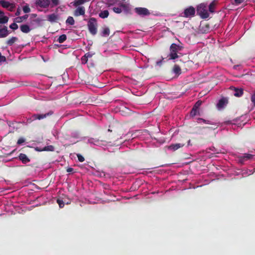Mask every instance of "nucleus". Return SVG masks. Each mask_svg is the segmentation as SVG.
<instances>
[{"mask_svg":"<svg viewBox=\"0 0 255 255\" xmlns=\"http://www.w3.org/2000/svg\"><path fill=\"white\" fill-rule=\"evenodd\" d=\"M120 7L123 8V10H124L126 13L128 12L129 10V8L128 5L124 3L120 4Z\"/></svg>","mask_w":255,"mask_h":255,"instance_id":"c85d7f7f","label":"nucleus"},{"mask_svg":"<svg viewBox=\"0 0 255 255\" xmlns=\"http://www.w3.org/2000/svg\"><path fill=\"white\" fill-rule=\"evenodd\" d=\"M73 171H74V168H73L68 167L67 168V172L68 173L72 172H73Z\"/></svg>","mask_w":255,"mask_h":255,"instance_id":"a18cd8bd","label":"nucleus"},{"mask_svg":"<svg viewBox=\"0 0 255 255\" xmlns=\"http://www.w3.org/2000/svg\"><path fill=\"white\" fill-rule=\"evenodd\" d=\"M20 30L23 33H28L30 31V28L27 24H22L20 25Z\"/></svg>","mask_w":255,"mask_h":255,"instance_id":"f3484780","label":"nucleus"},{"mask_svg":"<svg viewBox=\"0 0 255 255\" xmlns=\"http://www.w3.org/2000/svg\"><path fill=\"white\" fill-rule=\"evenodd\" d=\"M179 62L180 63H181V64H184V63H185L186 61H183V60L182 59H180L179 60Z\"/></svg>","mask_w":255,"mask_h":255,"instance_id":"3c124183","label":"nucleus"},{"mask_svg":"<svg viewBox=\"0 0 255 255\" xmlns=\"http://www.w3.org/2000/svg\"><path fill=\"white\" fill-rule=\"evenodd\" d=\"M18 40L16 37H12L10 39L7 40L6 43L8 45H12Z\"/></svg>","mask_w":255,"mask_h":255,"instance_id":"5701e85b","label":"nucleus"},{"mask_svg":"<svg viewBox=\"0 0 255 255\" xmlns=\"http://www.w3.org/2000/svg\"><path fill=\"white\" fill-rule=\"evenodd\" d=\"M134 11L140 16L149 15L150 12L146 7H135Z\"/></svg>","mask_w":255,"mask_h":255,"instance_id":"423d86ee","label":"nucleus"},{"mask_svg":"<svg viewBox=\"0 0 255 255\" xmlns=\"http://www.w3.org/2000/svg\"><path fill=\"white\" fill-rule=\"evenodd\" d=\"M197 12L198 14L203 18H207L209 16V13L207 11L206 6L203 3L198 6Z\"/></svg>","mask_w":255,"mask_h":255,"instance_id":"7ed1b4c3","label":"nucleus"},{"mask_svg":"<svg viewBox=\"0 0 255 255\" xmlns=\"http://www.w3.org/2000/svg\"><path fill=\"white\" fill-rule=\"evenodd\" d=\"M20 14V9L19 8H18L16 10V13H15V15L18 16V15H19Z\"/></svg>","mask_w":255,"mask_h":255,"instance_id":"de8ad7c7","label":"nucleus"},{"mask_svg":"<svg viewBox=\"0 0 255 255\" xmlns=\"http://www.w3.org/2000/svg\"><path fill=\"white\" fill-rule=\"evenodd\" d=\"M85 13V9L83 6L78 7L75 10L74 15L78 16L79 15H83Z\"/></svg>","mask_w":255,"mask_h":255,"instance_id":"ddd939ff","label":"nucleus"},{"mask_svg":"<svg viewBox=\"0 0 255 255\" xmlns=\"http://www.w3.org/2000/svg\"><path fill=\"white\" fill-rule=\"evenodd\" d=\"M6 61L5 56L1 55V53L0 52V62H4Z\"/></svg>","mask_w":255,"mask_h":255,"instance_id":"a19ab883","label":"nucleus"},{"mask_svg":"<svg viewBox=\"0 0 255 255\" xmlns=\"http://www.w3.org/2000/svg\"><path fill=\"white\" fill-rule=\"evenodd\" d=\"M195 8L191 6L184 10V11L182 13L183 15H182V16L186 18L192 17L195 15Z\"/></svg>","mask_w":255,"mask_h":255,"instance_id":"20e7f679","label":"nucleus"},{"mask_svg":"<svg viewBox=\"0 0 255 255\" xmlns=\"http://www.w3.org/2000/svg\"><path fill=\"white\" fill-rule=\"evenodd\" d=\"M88 26L89 32L92 35H95L97 33L98 23L95 18L91 17L89 19Z\"/></svg>","mask_w":255,"mask_h":255,"instance_id":"f03ea898","label":"nucleus"},{"mask_svg":"<svg viewBox=\"0 0 255 255\" xmlns=\"http://www.w3.org/2000/svg\"><path fill=\"white\" fill-rule=\"evenodd\" d=\"M85 2L86 0H75L74 2V6L77 7V6L85 3Z\"/></svg>","mask_w":255,"mask_h":255,"instance_id":"a878e982","label":"nucleus"},{"mask_svg":"<svg viewBox=\"0 0 255 255\" xmlns=\"http://www.w3.org/2000/svg\"><path fill=\"white\" fill-rule=\"evenodd\" d=\"M24 141H25V140L23 138H19V139H18V140L17 141V144L20 145V144H22L23 142H24Z\"/></svg>","mask_w":255,"mask_h":255,"instance_id":"37998d69","label":"nucleus"},{"mask_svg":"<svg viewBox=\"0 0 255 255\" xmlns=\"http://www.w3.org/2000/svg\"><path fill=\"white\" fill-rule=\"evenodd\" d=\"M94 55V53H91V52H88L86 54H85L83 56L86 57L87 58H92V56Z\"/></svg>","mask_w":255,"mask_h":255,"instance_id":"58836bf2","label":"nucleus"},{"mask_svg":"<svg viewBox=\"0 0 255 255\" xmlns=\"http://www.w3.org/2000/svg\"><path fill=\"white\" fill-rule=\"evenodd\" d=\"M66 40V35L65 34H62L59 36L58 41L59 43H62Z\"/></svg>","mask_w":255,"mask_h":255,"instance_id":"cd10ccee","label":"nucleus"},{"mask_svg":"<svg viewBox=\"0 0 255 255\" xmlns=\"http://www.w3.org/2000/svg\"><path fill=\"white\" fill-rule=\"evenodd\" d=\"M113 11L117 13H122V9L121 7H113Z\"/></svg>","mask_w":255,"mask_h":255,"instance_id":"f704fd0d","label":"nucleus"},{"mask_svg":"<svg viewBox=\"0 0 255 255\" xmlns=\"http://www.w3.org/2000/svg\"><path fill=\"white\" fill-rule=\"evenodd\" d=\"M51 1L52 3V7L58 5L59 3V0H51Z\"/></svg>","mask_w":255,"mask_h":255,"instance_id":"ea45409f","label":"nucleus"},{"mask_svg":"<svg viewBox=\"0 0 255 255\" xmlns=\"http://www.w3.org/2000/svg\"><path fill=\"white\" fill-rule=\"evenodd\" d=\"M215 7V2L214 1H213L210 3L209 6V10L210 12L213 13L214 12V9Z\"/></svg>","mask_w":255,"mask_h":255,"instance_id":"7c9ffc66","label":"nucleus"},{"mask_svg":"<svg viewBox=\"0 0 255 255\" xmlns=\"http://www.w3.org/2000/svg\"><path fill=\"white\" fill-rule=\"evenodd\" d=\"M28 17V14L23 15L22 16H18L14 18V21L17 23H20L22 22L23 21L26 20V19Z\"/></svg>","mask_w":255,"mask_h":255,"instance_id":"dca6fc26","label":"nucleus"},{"mask_svg":"<svg viewBox=\"0 0 255 255\" xmlns=\"http://www.w3.org/2000/svg\"><path fill=\"white\" fill-rule=\"evenodd\" d=\"M231 89H233V95L237 97L242 96L243 94V90L241 88H237L235 87H231Z\"/></svg>","mask_w":255,"mask_h":255,"instance_id":"f8f14e48","label":"nucleus"},{"mask_svg":"<svg viewBox=\"0 0 255 255\" xmlns=\"http://www.w3.org/2000/svg\"><path fill=\"white\" fill-rule=\"evenodd\" d=\"M81 61H82V64H85L88 61V58H86V57L83 56L81 58Z\"/></svg>","mask_w":255,"mask_h":255,"instance_id":"4c0bfd02","label":"nucleus"},{"mask_svg":"<svg viewBox=\"0 0 255 255\" xmlns=\"http://www.w3.org/2000/svg\"><path fill=\"white\" fill-rule=\"evenodd\" d=\"M23 12H24V13H28L30 12V8L29 7L28 5H25L23 6Z\"/></svg>","mask_w":255,"mask_h":255,"instance_id":"72a5a7b5","label":"nucleus"},{"mask_svg":"<svg viewBox=\"0 0 255 255\" xmlns=\"http://www.w3.org/2000/svg\"><path fill=\"white\" fill-rule=\"evenodd\" d=\"M54 146L52 145L46 146L45 147L43 148V151H54Z\"/></svg>","mask_w":255,"mask_h":255,"instance_id":"c756f323","label":"nucleus"},{"mask_svg":"<svg viewBox=\"0 0 255 255\" xmlns=\"http://www.w3.org/2000/svg\"><path fill=\"white\" fill-rule=\"evenodd\" d=\"M8 18L4 15H0V24L5 23L8 22Z\"/></svg>","mask_w":255,"mask_h":255,"instance_id":"b1692460","label":"nucleus"},{"mask_svg":"<svg viewBox=\"0 0 255 255\" xmlns=\"http://www.w3.org/2000/svg\"><path fill=\"white\" fill-rule=\"evenodd\" d=\"M18 158L22 161L23 164H26L30 161V159L28 156L24 153H19Z\"/></svg>","mask_w":255,"mask_h":255,"instance_id":"1a4fd4ad","label":"nucleus"},{"mask_svg":"<svg viewBox=\"0 0 255 255\" xmlns=\"http://www.w3.org/2000/svg\"><path fill=\"white\" fill-rule=\"evenodd\" d=\"M228 103L227 99L226 98H222L220 99L218 103V107L219 108H222L225 105Z\"/></svg>","mask_w":255,"mask_h":255,"instance_id":"6ab92c4d","label":"nucleus"},{"mask_svg":"<svg viewBox=\"0 0 255 255\" xmlns=\"http://www.w3.org/2000/svg\"><path fill=\"white\" fill-rule=\"evenodd\" d=\"M35 150H37V151H43V150L42 149V148H41L38 147H36Z\"/></svg>","mask_w":255,"mask_h":255,"instance_id":"09e8293b","label":"nucleus"},{"mask_svg":"<svg viewBox=\"0 0 255 255\" xmlns=\"http://www.w3.org/2000/svg\"><path fill=\"white\" fill-rule=\"evenodd\" d=\"M173 71L174 74L179 75L181 73V69L179 64H175L173 68Z\"/></svg>","mask_w":255,"mask_h":255,"instance_id":"aec40b11","label":"nucleus"},{"mask_svg":"<svg viewBox=\"0 0 255 255\" xmlns=\"http://www.w3.org/2000/svg\"><path fill=\"white\" fill-rule=\"evenodd\" d=\"M57 203L59 205L60 208H63L64 207V202L62 201V200L58 199L56 200Z\"/></svg>","mask_w":255,"mask_h":255,"instance_id":"2f4dec72","label":"nucleus"},{"mask_svg":"<svg viewBox=\"0 0 255 255\" xmlns=\"http://www.w3.org/2000/svg\"><path fill=\"white\" fill-rule=\"evenodd\" d=\"M0 4L3 8H7L8 10L12 11L15 8V5L13 3H10L5 0H1L0 1Z\"/></svg>","mask_w":255,"mask_h":255,"instance_id":"39448f33","label":"nucleus"},{"mask_svg":"<svg viewBox=\"0 0 255 255\" xmlns=\"http://www.w3.org/2000/svg\"><path fill=\"white\" fill-rule=\"evenodd\" d=\"M58 20V15L55 13H52L47 15V20L50 22H55Z\"/></svg>","mask_w":255,"mask_h":255,"instance_id":"4468645a","label":"nucleus"},{"mask_svg":"<svg viewBox=\"0 0 255 255\" xmlns=\"http://www.w3.org/2000/svg\"><path fill=\"white\" fill-rule=\"evenodd\" d=\"M108 131H111V130L110 129H108Z\"/></svg>","mask_w":255,"mask_h":255,"instance_id":"864d4df0","label":"nucleus"},{"mask_svg":"<svg viewBox=\"0 0 255 255\" xmlns=\"http://www.w3.org/2000/svg\"><path fill=\"white\" fill-rule=\"evenodd\" d=\"M253 155L249 153H245L239 156V161L241 164H243L245 161L251 159Z\"/></svg>","mask_w":255,"mask_h":255,"instance_id":"6e6552de","label":"nucleus"},{"mask_svg":"<svg viewBox=\"0 0 255 255\" xmlns=\"http://www.w3.org/2000/svg\"><path fill=\"white\" fill-rule=\"evenodd\" d=\"M201 101H197V102L195 103L194 106H193V107H192V108L199 109L201 105Z\"/></svg>","mask_w":255,"mask_h":255,"instance_id":"473e14b6","label":"nucleus"},{"mask_svg":"<svg viewBox=\"0 0 255 255\" xmlns=\"http://www.w3.org/2000/svg\"><path fill=\"white\" fill-rule=\"evenodd\" d=\"M109 15V12L108 10H104L103 11H102L99 14V17L105 18H107Z\"/></svg>","mask_w":255,"mask_h":255,"instance_id":"4be33fe9","label":"nucleus"},{"mask_svg":"<svg viewBox=\"0 0 255 255\" xmlns=\"http://www.w3.org/2000/svg\"><path fill=\"white\" fill-rule=\"evenodd\" d=\"M113 138L111 137H108L105 141H107V142H111L110 140L112 139Z\"/></svg>","mask_w":255,"mask_h":255,"instance_id":"8fccbe9b","label":"nucleus"},{"mask_svg":"<svg viewBox=\"0 0 255 255\" xmlns=\"http://www.w3.org/2000/svg\"><path fill=\"white\" fill-rule=\"evenodd\" d=\"M35 120H34L33 119L32 117H31V118H30L29 119H27V123H28V124H30V123H31L32 121H35Z\"/></svg>","mask_w":255,"mask_h":255,"instance_id":"49530a36","label":"nucleus"},{"mask_svg":"<svg viewBox=\"0 0 255 255\" xmlns=\"http://www.w3.org/2000/svg\"><path fill=\"white\" fill-rule=\"evenodd\" d=\"M37 4L41 7L46 8L50 4L49 0H37Z\"/></svg>","mask_w":255,"mask_h":255,"instance_id":"9b49d317","label":"nucleus"},{"mask_svg":"<svg viewBox=\"0 0 255 255\" xmlns=\"http://www.w3.org/2000/svg\"><path fill=\"white\" fill-rule=\"evenodd\" d=\"M251 101L253 105L255 106V93L253 94L251 97Z\"/></svg>","mask_w":255,"mask_h":255,"instance_id":"79ce46f5","label":"nucleus"},{"mask_svg":"<svg viewBox=\"0 0 255 255\" xmlns=\"http://www.w3.org/2000/svg\"><path fill=\"white\" fill-rule=\"evenodd\" d=\"M110 28L108 27H104L101 32V36L103 37H107L110 35Z\"/></svg>","mask_w":255,"mask_h":255,"instance_id":"412c9836","label":"nucleus"},{"mask_svg":"<svg viewBox=\"0 0 255 255\" xmlns=\"http://www.w3.org/2000/svg\"><path fill=\"white\" fill-rule=\"evenodd\" d=\"M183 49V46L182 44H177L173 43L170 45L169 53L164 54L162 57V60L158 61L156 62V64L158 65H161L162 61H164V59L166 61L173 60L174 62L178 61V59L180 58L183 56V54L180 53Z\"/></svg>","mask_w":255,"mask_h":255,"instance_id":"f257e3e1","label":"nucleus"},{"mask_svg":"<svg viewBox=\"0 0 255 255\" xmlns=\"http://www.w3.org/2000/svg\"><path fill=\"white\" fill-rule=\"evenodd\" d=\"M66 23L70 25H73L74 24V19L73 17L69 16L67 20H66Z\"/></svg>","mask_w":255,"mask_h":255,"instance_id":"bb28decb","label":"nucleus"},{"mask_svg":"<svg viewBox=\"0 0 255 255\" xmlns=\"http://www.w3.org/2000/svg\"><path fill=\"white\" fill-rule=\"evenodd\" d=\"M4 15V12L1 10H0V15Z\"/></svg>","mask_w":255,"mask_h":255,"instance_id":"603ef678","label":"nucleus"},{"mask_svg":"<svg viewBox=\"0 0 255 255\" xmlns=\"http://www.w3.org/2000/svg\"><path fill=\"white\" fill-rule=\"evenodd\" d=\"M10 28L13 30H16L18 28V25L16 22H14L10 25Z\"/></svg>","mask_w":255,"mask_h":255,"instance_id":"c9c22d12","label":"nucleus"},{"mask_svg":"<svg viewBox=\"0 0 255 255\" xmlns=\"http://www.w3.org/2000/svg\"><path fill=\"white\" fill-rule=\"evenodd\" d=\"M199 115V109L196 108H192L190 112V116L192 117Z\"/></svg>","mask_w":255,"mask_h":255,"instance_id":"393cba45","label":"nucleus"},{"mask_svg":"<svg viewBox=\"0 0 255 255\" xmlns=\"http://www.w3.org/2000/svg\"><path fill=\"white\" fill-rule=\"evenodd\" d=\"M77 158H78V160H79V161L81 162H82L84 161V157L81 155L79 153H78L77 154Z\"/></svg>","mask_w":255,"mask_h":255,"instance_id":"e433bc0d","label":"nucleus"},{"mask_svg":"<svg viewBox=\"0 0 255 255\" xmlns=\"http://www.w3.org/2000/svg\"><path fill=\"white\" fill-rule=\"evenodd\" d=\"M53 114V112L51 111H50L49 112H48L47 113L45 114H35L32 116V117L33 119L35 120H41L42 119H44L45 118H47L48 117L52 115Z\"/></svg>","mask_w":255,"mask_h":255,"instance_id":"0eeeda50","label":"nucleus"},{"mask_svg":"<svg viewBox=\"0 0 255 255\" xmlns=\"http://www.w3.org/2000/svg\"><path fill=\"white\" fill-rule=\"evenodd\" d=\"M244 0H234L235 3H236L237 5L241 4L242 2H243Z\"/></svg>","mask_w":255,"mask_h":255,"instance_id":"c03bdc74","label":"nucleus"},{"mask_svg":"<svg viewBox=\"0 0 255 255\" xmlns=\"http://www.w3.org/2000/svg\"><path fill=\"white\" fill-rule=\"evenodd\" d=\"M200 122H202L204 124H210L214 126V127L210 128H212L213 129H215L217 128V126L215 124H212V122L208 120H204V119L199 118L198 119V122L200 123Z\"/></svg>","mask_w":255,"mask_h":255,"instance_id":"a211bd4d","label":"nucleus"},{"mask_svg":"<svg viewBox=\"0 0 255 255\" xmlns=\"http://www.w3.org/2000/svg\"><path fill=\"white\" fill-rule=\"evenodd\" d=\"M8 31L6 26L3 28H0V38H4L8 34Z\"/></svg>","mask_w":255,"mask_h":255,"instance_id":"2eb2a0df","label":"nucleus"},{"mask_svg":"<svg viewBox=\"0 0 255 255\" xmlns=\"http://www.w3.org/2000/svg\"><path fill=\"white\" fill-rule=\"evenodd\" d=\"M184 145V143L171 144L168 146V149L174 151L178 149L179 148L183 147Z\"/></svg>","mask_w":255,"mask_h":255,"instance_id":"9d476101","label":"nucleus"}]
</instances>
